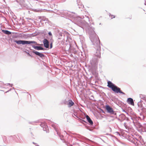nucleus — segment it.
Masks as SVG:
<instances>
[{
	"instance_id": "obj_35",
	"label": "nucleus",
	"mask_w": 146,
	"mask_h": 146,
	"mask_svg": "<svg viewBox=\"0 0 146 146\" xmlns=\"http://www.w3.org/2000/svg\"><path fill=\"white\" fill-rule=\"evenodd\" d=\"M48 34L50 36H52V34L50 32H48Z\"/></svg>"
},
{
	"instance_id": "obj_6",
	"label": "nucleus",
	"mask_w": 146,
	"mask_h": 146,
	"mask_svg": "<svg viewBox=\"0 0 146 146\" xmlns=\"http://www.w3.org/2000/svg\"><path fill=\"white\" fill-rule=\"evenodd\" d=\"M32 52L34 53L36 55L40 57L42 59L44 58L45 56V55L42 53L40 52L34 50H33Z\"/></svg>"
},
{
	"instance_id": "obj_55",
	"label": "nucleus",
	"mask_w": 146,
	"mask_h": 146,
	"mask_svg": "<svg viewBox=\"0 0 146 146\" xmlns=\"http://www.w3.org/2000/svg\"><path fill=\"white\" fill-rule=\"evenodd\" d=\"M66 134H68V133H66Z\"/></svg>"
},
{
	"instance_id": "obj_21",
	"label": "nucleus",
	"mask_w": 146,
	"mask_h": 146,
	"mask_svg": "<svg viewBox=\"0 0 146 146\" xmlns=\"http://www.w3.org/2000/svg\"><path fill=\"white\" fill-rule=\"evenodd\" d=\"M68 104L69 105L70 107H71L74 104V103L71 100H69V102Z\"/></svg>"
},
{
	"instance_id": "obj_50",
	"label": "nucleus",
	"mask_w": 146,
	"mask_h": 146,
	"mask_svg": "<svg viewBox=\"0 0 146 146\" xmlns=\"http://www.w3.org/2000/svg\"><path fill=\"white\" fill-rule=\"evenodd\" d=\"M102 111L103 113H104V111L103 110H102Z\"/></svg>"
},
{
	"instance_id": "obj_30",
	"label": "nucleus",
	"mask_w": 146,
	"mask_h": 146,
	"mask_svg": "<svg viewBox=\"0 0 146 146\" xmlns=\"http://www.w3.org/2000/svg\"><path fill=\"white\" fill-rule=\"evenodd\" d=\"M59 36H64V33H59Z\"/></svg>"
},
{
	"instance_id": "obj_8",
	"label": "nucleus",
	"mask_w": 146,
	"mask_h": 146,
	"mask_svg": "<svg viewBox=\"0 0 146 146\" xmlns=\"http://www.w3.org/2000/svg\"><path fill=\"white\" fill-rule=\"evenodd\" d=\"M140 97L143 99L144 101L142 100L143 103V108L142 109H145L144 108L145 107H146V97L144 96L143 95H141L140 96Z\"/></svg>"
},
{
	"instance_id": "obj_25",
	"label": "nucleus",
	"mask_w": 146,
	"mask_h": 146,
	"mask_svg": "<svg viewBox=\"0 0 146 146\" xmlns=\"http://www.w3.org/2000/svg\"><path fill=\"white\" fill-rule=\"evenodd\" d=\"M83 138V139H84L85 140H86L87 141H88V142H93V141L86 138L85 137H82Z\"/></svg>"
},
{
	"instance_id": "obj_14",
	"label": "nucleus",
	"mask_w": 146,
	"mask_h": 146,
	"mask_svg": "<svg viewBox=\"0 0 146 146\" xmlns=\"http://www.w3.org/2000/svg\"><path fill=\"white\" fill-rule=\"evenodd\" d=\"M119 117H120L121 119V121H122L125 119L127 121L128 120V118H127L125 115L123 113L119 115Z\"/></svg>"
},
{
	"instance_id": "obj_45",
	"label": "nucleus",
	"mask_w": 146,
	"mask_h": 146,
	"mask_svg": "<svg viewBox=\"0 0 146 146\" xmlns=\"http://www.w3.org/2000/svg\"><path fill=\"white\" fill-rule=\"evenodd\" d=\"M87 129L89 130L90 131H92V129L90 128H87Z\"/></svg>"
},
{
	"instance_id": "obj_19",
	"label": "nucleus",
	"mask_w": 146,
	"mask_h": 146,
	"mask_svg": "<svg viewBox=\"0 0 146 146\" xmlns=\"http://www.w3.org/2000/svg\"><path fill=\"white\" fill-rule=\"evenodd\" d=\"M141 128V131L143 132H146V125L143 126H142L141 125H140Z\"/></svg>"
},
{
	"instance_id": "obj_34",
	"label": "nucleus",
	"mask_w": 146,
	"mask_h": 146,
	"mask_svg": "<svg viewBox=\"0 0 146 146\" xmlns=\"http://www.w3.org/2000/svg\"><path fill=\"white\" fill-rule=\"evenodd\" d=\"M117 118V120L121 122H122V121H121V119H120V117H119V118Z\"/></svg>"
},
{
	"instance_id": "obj_59",
	"label": "nucleus",
	"mask_w": 146,
	"mask_h": 146,
	"mask_svg": "<svg viewBox=\"0 0 146 146\" xmlns=\"http://www.w3.org/2000/svg\"><path fill=\"white\" fill-rule=\"evenodd\" d=\"M8 91H7V92H6V93H7V92H8Z\"/></svg>"
},
{
	"instance_id": "obj_48",
	"label": "nucleus",
	"mask_w": 146,
	"mask_h": 146,
	"mask_svg": "<svg viewBox=\"0 0 146 146\" xmlns=\"http://www.w3.org/2000/svg\"><path fill=\"white\" fill-rule=\"evenodd\" d=\"M77 137L78 138H80V137L79 136H77Z\"/></svg>"
},
{
	"instance_id": "obj_56",
	"label": "nucleus",
	"mask_w": 146,
	"mask_h": 146,
	"mask_svg": "<svg viewBox=\"0 0 146 146\" xmlns=\"http://www.w3.org/2000/svg\"><path fill=\"white\" fill-rule=\"evenodd\" d=\"M145 5H146V3H145Z\"/></svg>"
},
{
	"instance_id": "obj_3",
	"label": "nucleus",
	"mask_w": 146,
	"mask_h": 146,
	"mask_svg": "<svg viewBox=\"0 0 146 146\" xmlns=\"http://www.w3.org/2000/svg\"><path fill=\"white\" fill-rule=\"evenodd\" d=\"M13 42L16 43L18 44H22V45H25L26 44H31H31H36L40 45H43V44H38L37 42L35 41H27L21 40H13Z\"/></svg>"
},
{
	"instance_id": "obj_7",
	"label": "nucleus",
	"mask_w": 146,
	"mask_h": 146,
	"mask_svg": "<svg viewBox=\"0 0 146 146\" xmlns=\"http://www.w3.org/2000/svg\"><path fill=\"white\" fill-rule=\"evenodd\" d=\"M142 113H140L141 117H139L141 119H144L145 117H146V109H142Z\"/></svg>"
},
{
	"instance_id": "obj_38",
	"label": "nucleus",
	"mask_w": 146,
	"mask_h": 146,
	"mask_svg": "<svg viewBox=\"0 0 146 146\" xmlns=\"http://www.w3.org/2000/svg\"><path fill=\"white\" fill-rule=\"evenodd\" d=\"M7 86H8V85H11V87H12V86L13 85V84H10V83H8V84H7Z\"/></svg>"
},
{
	"instance_id": "obj_46",
	"label": "nucleus",
	"mask_w": 146,
	"mask_h": 146,
	"mask_svg": "<svg viewBox=\"0 0 146 146\" xmlns=\"http://www.w3.org/2000/svg\"><path fill=\"white\" fill-rule=\"evenodd\" d=\"M74 138H75V139H76V140H77V141H79L78 139H77L76 138H75V137H74Z\"/></svg>"
},
{
	"instance_id": "obj_16",
	"label": "nucleus",
	"mask_w": 146,
	"mask_h": 146,
	"mask_svg": "<svg viewBox=\"0 0 146 146\" xmlns=\"http://www.w3.org/2000/svg\"><path fill=\"white\" fill-rule=\"evenodd\" d=\"M40 125L43 127L44 131H46L48 127L47 126L45 123H41Z\"/></svg>"
},
{
	"instance_id": "obj_9",
	"label": "nucleus",
	"mask_w": 146,
	"mask_h": 146,
	"mask_svg": "<svg viewBox=\"0 0 146 146\" xmlns=\"http://www.w3.org/2000/svg\"><path fill=\"white\" fill-rule=\"evenodd\" d=\"M18 137L16 136H15L16 137L17 139L15 140V141L18 143H22V136L21 134H18L17 135Z\"/></svg>"
},
{
	"instance_id": "obj_54",
	"label": "nucleus",
	"mask_w": 146,
	"mask_h": 146,
	"mask_svg": "<svg viewBox=\"0 0 146 146\" xmlns=\"http://www.w3.org/2000/svg\"><path fill=\"white\" fill-rule=\"evenodd\" d=\"M101 24V23H100V25Z\"/></svg>"
},
{
	"instance_id": "obj_47",
	"label": "nucleus",
	"mask_w": 146,
	"mask_h": 146,
	"mask_svg": "<svg viewBox=\"0 0 146 146\" xmlns=\"http://www.w3.org/2000/svg\"><path fill=\"white\" fill-rule=\"evenodd\" d=\"M80 0H77V2H78V1L80 2Z\"/></svg>"
},
{
	"instance_id": "obj_15",
	"label": "nucleus",
	"mask_w": 146,
	"mask_h": 146,
	"mask_svg": "<svg viewBox=\"0 0 146 146\" xmlns=\"http://www.w3.org/2000/svg\"><path fill=\"white\" fill-rule=\"evenodd\" d=\"M127 102L129 104L132 105H134V103L133 100L132 98H127Z\"/></svg>"
},
{
	"instance_id": "obj_33",
	"label": "nucleus",
	"mask_w": 146,
	"mask_h": 146,
	"mask_svg": "<svg viewBox=\"0 0 146 146\" xmlns=\"http://www.w3.org/2000/svg\"><path fill=\"white\" fill-rule=\"evenodd\" d=\"M135 140L134 139H133L132 140H131V142L132 143H134V142H135Z\"/></svg>"
},
{
	"instance_id": "obj_37",
	"label": "nucleus",
	"mask_w": 146,
	"mask_h": 146,
	"mask_svg": "<svg viewBox=\"0 0 146 146\" xmlns=\"http://www.w3.org/2000/svg\"><path fill=\"white\" fill-rule=\"evenodd\" d=\"M3 139H4L5 141L7 139V137L5 136H4L3 138Z\"/></svg>"
},
{
	"instance_id": "obj_4",
	"label": "nucleus",
	"mask_w": 146,
	"mask_h": 146,
	"mask_svg": "<svg viewBox=\"0 0 146 146\" xmlns=\"http://www.w3.org/2000/svg\"><path fill=\"white\" fill-rule=\"evenodd\" d=\"M105 109L108 113L110 114H113L115 115L116 113L115 112L113 109L108 105H106V106Z\"/></svg>"
},
{
	"instance_id": "obj_23",
	"label": "nucleus",
	"mask_w": 146,
	"mask_h": 146,
	"mask_svg": "<svg viewBox=\"0 0 146 146\" xmlns=\"http://www.w3.org/2000/svg\"><path fill=\"white\" fill-rule=\"evenodd\" d=\"M23 52L27 54L28 56H30L31 57H33L32 56L29 52H27L26 51L23 50Z\"/></svg>"
},
{
	"instance_id": "obj_39",
	"label": "nucleus",
	"mask_w": 146,
	"mask_h": 146,
	"mask_svg": "<svg viewBox=\"0 0 146 146\" xmlns=\"http://www.w3.org/2000/svg\"><path fill=\"white\" fill-rule=\"evenodd\" d=\"M32 143H33V144H34L35 145V146H36V145H37V143H35V142H32Z\"/></svg>"
},
{
	"instance_id": "obj_20",
	"label": "nucleus",
	"mask_w": 146,
	"mask_h": 146,
	"mask_svg": "<svg viewBox=\"0 0 146 146\" xmlns=\"http://www.w3.org/2000/svg\"><path fill=\"white\" fill-rule=\"evenodd\" d=\"M77 4H78V7L79 9H82L84 8V6L81 2H79L78 3L77 2Z\"/></svg>"
},
{
	"instance_id": "obj_22",
	"label": "nucleus",
	"mask_w": 146,
	"mask_h": 146,
	"mask_svg": "<svg viewBox=\"0 0 146 146\" xmlns=\"http://www.w3.org/2000/svg\"><path fill=\"white\" fill-rule=\"evenodd\" d=\"M137 105L139 107H142L143 108V103L142 100H141L139 102L137 103Z\"/></svg>"
},
{
	"instance_id": "obj_40",
	"label": "nucleus",
	"mask_w": 146,
	"mask_h": 146,
	"mask_svg": "<svg viewBox=\"0 0 146 146\" xmlns=\"http://www.w3.org/2000/svg\"><path fill=\"white\" fill-rule=\"evenodd\" d=\"M116 133H117V135H119L120 136V133L119 132H116Z\"/></svg>"
},
{
	"instance_id": "obj_17",
	"label": "nucleus",
	"mask_w": 146,
	"mask_h": 146,
	"mask_svg": "<svg viewBox=\"0 0 146 146\" xmlns=\"http://www.w3.org/2000/svg\"><path fill=\"white\" fill-rule=\"evenodd\" d=\"M1 31L4 34L8 35H11L12 33L11 32L7 30H2Z\"/></svg>"
},
{
	"instance_id": "obj_13",
	"label": "nucleus",
	"mask_w": 146,
	"mask_h": 146,
	"mask_svg": "<svg viewBox=\"0 0 146 146\" xmlns=\"http://www.w3.org/2000/svg\"><path fill=\"white\" fill-rule=\"evenodd\" d=\"M86 117L87 119V121L89 123V124L90 125H92L93 124V122L90 117L87 115H86Z\"/></svg>"
},
{
	"instance_id": "obj_2",
	"label": "nucleus",
	"mask_w": 146,
	"mask_h": 146,
	"mask_svg": "<svg viewBox=\"0 0 146 146\" xmlns=\"http://www.w3.org/2000/svg\"><path fill=\"white\" fill-rule=\"evenodd\" d=\"M107 86L109 88H111L112 90L115 93H119L123 95L125 94L121 90L120 88L116 86L111 81H108V82Z\"/></svg>"
},
{
	"instance_id": "obj_10",
	"label": "nucleus",
	"mask_w": 146,
	"mask_h": 146,
	"mask_svg": "<svg viewBox=\"0 0 146 146\" xmlns=\"http://www.w3.org/2000/svg\"><path fill=\"white\" fill-rule=\"evenodd\" d=\"M32 47L35 49L38 50H45V49L44 48H43L40 46H35L34 45L31 44Z\"/></svg>"
},
{
	"instance_id": "obj_1",
	"label": "nucleus",
	"mask_w": 146,
	"mask_h": 146,
	"mask_svg": "<svg viewBox=\"0 0 146 146\" xmlns=\"http://www.w3.org/2000/svg\"><path fill=\"white\" fill-rule=\"evenodd\" d=\"M60 14L62 16L67 19H70V20L74 24L81 27L84 31V30L90 36V40L92 44L95 46L94 47L96 49V52L94 54L95 56L97 58L100 57L101 47L100 40L94 31L95 29L92 26L93 23L90 25L88 24L87 21H89L88 17L85 16L80 17L74 12L66 10L61 11Z\"/></svg>"
},
{
	"instance_id": "obj_41",
	"label": "nucleus",
	"mask_w": 146,
	"mask_h": 146,
	"mask_svg": "<svg viewBox=\"0 0 146 146\" xmlns=\"http://www.w3.org/2000/svg\"><path fill=\"white\" fill-rule=\"evenodd\" d=\"M14 136H15V135H14ZM13 136H12V135H11V136H10L9 137V138H13Z\"/></svg>"
},
{
	"instance_id": "obj_11",
	"label": "nucleus",
	"mask_w": 146,
	"mask_h": 146,
	"mask_svg": "<svg viewBox=\"0 0 146 146\" xmlns=\"http://www.w3.org/2000/svg\"><path fill=\"white\" fill-rule=\"evenodd\" d=\"M43 43L44 45V46L46 48H49V42L46 39L44 38V40H43Z\"/></svg>"
},
{
	"instance_id": "obj_5",
	"label": "nucleus",
	"mask_w": 146,
	"mask_h": 146,
	"mask_svg": "<svg viewBox=\"0 0 146 146\" xmlns=\"http://www.w3.org/2000/svg\"><path fill=\"white\" fill-rule=\"evenodd\" d=\"M52 126L53 127L54 129L55 130V131L57 132V133L59 137L60 138V139L61 140H63L62 138L64 137V136L62 135H61L60 133H59L58 131V128L57 126V125H56L54 124H53L52 125Z\"/></svg>"
},
{
	"instance_id": "obj_28",
	"label": "nucleus",
	"mask_w": 146,
	"mask_h": 146,
	"mask_svg": "<svg viewBox=\"0 0 146 146\" xmlns=\"http://www.w3.org/2000/svg\"><path fill=\"white\" fill-rule=\"evenodd\" d=\"M109 15L110 17L111 16V19H112L113 18H115V16L114 15H111L110 13H109Z\"/></svg>"
},
{
	"instance_id": "obj_44",
	"label": "nucleus",
	"mask_w": 146,
	"mask_h": 146,
	"mask_svg": "<svg viewBox=\"0 0 146 146\" xmlns=\"http://www.w3.org/2000/svg\"><path fill=\"white\" fill-rule=\"evenodd\" d=\"M25 50H26V51L27 52H29V50H27V49H25Z\"/></svg>"
},
{
	"instance_id": "obj_27",
	"label": "nucleus",
	"mask_w": 146,
	"mask_h": 146,
	"mask_svg": "<svg viewBox=\"0 0 146 146\" xmlns=\"http://www.w3.org/2000/svg\"><path fill=\"white\" fill-rule=\"evenodd\" d=\"M123 125L126 129H128L129 127L127 125V123H124Z\"/></svg>"
},
{
	"instance_id": "obj_18",
	"label": "nucleus",
	"mask_w": 146,
	"mask_h": 146,
	"mask_svg": "<svg viewBox=\"0 0 146 146\" xmlns=\"http://www.w3.org/2000/svg\"><path fill=\"white\" fill-rule=\"evenodd\" d=\"M92 64H96L98 63L97 60L96 58H93L91 61H90Z\"/></svg>"
},
{
	"instance_id": "obj_60",
	"label": "nucleus",
	"mask_w": 146,
	"mask_h": 146,
	"mask_svg": "<svg viewBox=\"0 0 146 146\" xmlns=\"http://www.w3.org/2000/svg\"><path fill=\"white\" fill-rule=\"evenodd\" d=\"M5 146V145H3V146Z\"/></svg>"
},
{
	"instance_id": "obj_58",
	"label": "nucleus",
	"mask_w": 146,
	"mask_h": 146,
	"mask_svg": "<svg viewBox=\"0 0 146 146\" xmlns=\"http://www.w3.org/2000/svg\"><path fill=\"white\" fill-rule=\"evenodd\" d=\"M79 135V136H80V135Z\"/></svg>"
},
{
	"instance_id": "obj_51",
	"label": "nucleus",
	"mask_w": 146,
	"mask_h": 146,
	"mask_svg": "<svg viewBox=\"0 0 146 146\" xmlns=\"http://www.w3.org/2000/svg\"><path fill=\"white\" fill-rule=\"evenodd\" d=\"M58 39H60V38H58Z\"/></svg>"
},
{
	"instance_id": "obj_52",
	"label": "nucleus",
	"mask_w": 146,
	"mask_h": 146,
	"mask_svg": "<svg viewBox=\"0 0 146 146\" xmlns=\"http://www.w3.org/2000/svg\"><path fill=\"white\" fill-rule=\"evenodd\" d=\"M36 146H39L37 144V145H36Z\"/></svg>"
},
{
	"instance_id": "obj_26",
	"label": "nucleus",
	"mask_w": 146,
	"mask_h": 146,
	"mask_svg": "<svg viewBox=\"0 0 146 146\" xmlns=\"http://www.w3.org/2000/svg\"><path fill=\"white\" fill-rule=\"evenodd\" d=\"M38 122V121H34L29 122V124H31L32 125H34L35 123H37Z\"/></svg>"
},
{
	"instance_id": "obj_12",
	"label": "nucleus",
	"mask_w": 146,
	"mask_h": 146,
	"mask_svg": "<svg viewBox=\"0 0 146 146\" xmlns=\"http://www.w3.org/2000/svg\"><path fill=\"white\" fill-rule=\"evenodd\" d=\"M131 118L133 121V122L134 125H135V124L137 123L138 121V118L136 116H133L131 117Z\"/></svg>"
},
{
	"instance_id": "obj_31",
	"label": "nucleus",
	"mask_w": 146,
	"mask_h": 146,
	"mask_svg": "<svg viewBox=\"0 0 146 146\" xmlns=\"http://www.w3.org/2000/svg\"><path fill=\"white\" fill-rule=\"evenodd\" d=\"M80 122L83 123H86L85 121L84 120H82V119H81Z\"/></svg>"
},
{
	"instance_id": "obj_29",
	"label": "nucleus",
	"mask_w": 146,
	"mask_h": 146,
	"mask_svg": "<svg viewBox=\"0 0 146 146\" xmlns=\"http://www.w3.org/2000/svg\"><path fill=\"white\" fill-rule=\"evenodd\" d=\"M134 144L135 145V146H137L138 145V143L136 141V140H135V142H134Z\"/></svg>"
},
{
	"instance_id": "obj_24",
	"label": "nucleus",
	"mask_w": 146,
	"mask_h": 146,
	"mask_svg": "<svg viewBox=\"0 0 146 146\" xmlns=\"http://www.w3.org/2000/svg\"><path fill=\"white\" fill-rule=\"evenodd\" d=\"M41 20L43 21H46L48 20V19L47 18H46L44 17H40Z\"/></svg>"
},
{
	"instance_id": "obj_32",
	"label": "nucleus",
	"mask_w": 146,
	"mask_h": 146,
	"mask_svg": "<svg viewBox=\"0 0 146 146\" xmlns=\"http://www.w3.org/2000/svg\"><path fill=\"white\" fill-rule=\"evenodd\" d=\"M52 47V42H51L50 44V48L51 49Z\"/></svg>"
},
{
	"instance_id": "obj_43",
	"label": "nucleus",
	"mask_w": 146,
	"mask_h": 146,
	"mask_svg": "<svg viewBox=\"0 0 146 146\" xmlns=\"http://www.w3.org/2000/svg\"><path fill=\"white\" fill-rule=\"evenodd\" d=\"M135 139V140H136V141H137V142L138 141H138V139H137L136 138H135L134 139Z\"/></svg>"
},
{
	"instance_id": "obj_49",
	"label": "nucleus",
	"mask_w": 146,
	"mask_h": 146,
	"mask_svg": "<svg viewBox=\"0 0 146 146\" xmlns=\"http://www.w3.org/2000/svg\"><path fill=\"white\" fill-rule=\"evenodd\" d=\"M123 111H124V112H125L126 113V111H125L124 110H123Z\"/></svg>"
},
{
	"instance_id": "obj_57",
	"label": "nucleus",
	"mask_w": 146,
	"mask_h": 146,
	"mask_svg": "<svg viewBox=\"0 0 146 146\" xmlns=\"http://www.w3.org/2000/svg\"><path fill=\"white\" fill-rule=\"evenodd\" d=\"M11 20L13 22V20L12 19Z\"/></svg>"
},
{
	"instance_id": "obj_36",
	"label": "nucleus",
	"mask_w": 146,
	"mask_h": 146,
	"mask_svg": "<svg viewBox=\"0 0 146 146\" xmlns=\"http://www.w3.org/2000/svg\"><path fill=\"white\" fill-rule=\"evenodd\" d=\"M18 37V36H17V35H13V36H12V37L13 38H17Z\"/></svg>"
},
{
	"instance_id": "obj_53",
	"label": "nucleus",
	"mask_w": 146,
	"mask_h": 146,
	"mask_svg": "<svg viewBox=\"0 0 146 146\" xmlns=\"http://www.w3.org/2000/svg\"><path fill=\"white\" fill-rule=\"evenodd\" d=\"M31 134H32V135H33V134L32 132L31 133Z\"/></svg>"
},
{
	"instance_id": "obj_42",
	"label": "nucleus",
	"mask_w": 146,
	"mask_h": 146,
	"mask_svg": "<svg viewBox=\"0 0 146 146\" xmlns=\"http://www.w3.org/2000/svg\"><path fill=\"white\" fill-rule=\"evenodd\" d=\"M66 100H65L64 101V102H63V103L65 104H66Z\"/></svg>"
}]
</instances>
